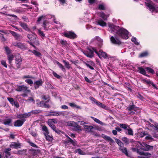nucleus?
Listing matches in <instances>:
<instances>
[{"label":"nucleus","instance_id":"nucleus-28","mask_svg":"<svg viewBox=\"0 0 158 158\" xmlns=\"http://www.w3.org/2000/svg\"><path fill=\"white\" fill-rule=\"evenodd\" d=\"M49 134H44L45 136V138L47 140L51 141L53 140V137L52 136H50L48 135Z\"/></svg>","mask_w":158,"mask_h":158},{"label":"nucleus","instance_id":"nucleus-20","mask_svg":"<svg viewBox=\"0 0 158 158\" xmlns=\"http://www.w3.org/2000/svg\"><path fill=\"white\" fill-rule=\"evenodd\" d=\"M21 145L19 143H16L15 142L13 143L10 145V147H14L15 148H20Z\"/></svg>","mask_w":158,"mask_h":158},{"label":"nucleus","instance_id":"nucleus-32","mask_svg":"<svg viewBox=\"0 0 158 158\" xmlns=\"http://www.w3.org/2000/svg\"><path fill=\"white\" fill-rule=\"evenodd\" d=\"M119 126L120 127L123 129H124L125 131L128 128V127H129V126L125 124H120L119 125Z\"/></svg>","mask_w":158,"mask_h":158},{"label":"nucleus","instance_id":"nucleus-11","mask_svg":"<svg viewBox=\"0 0 158 158\" xmlns=\"http://www.w3.org/2000/svg\"><path fill=\"white\" fill-rule=\"evenodd\" d=\"M66 137L69 139L65 141V143H70L72 144L74 146H76L77 145V142L76 141L73 140L68 136H66Z\"/></svg>","mask_w":158,"mask_h":158},{"label":"nucleus","instance_id":"nucleus-14","mask_svg":"<svg viewBox=\"0 0 158 158\" xmlns=\"http://www.w3.org/2000/svg\"><path fill=\"white\" fill-rule=\"evenodd\" d=\"M84 54L87 57L91 58L94 56L93 52L89 49H88L87 51L85 52Z\"/></svg>","mask_w":158,"mask_h":158},{"label":"nucleus","instance_id":"nucleus-62","mask_svg":"<svg viewBox=\"0 0 158 158\" xmlns=\"http://www.w3.org/2000/svg\"><path fill=\"white\" fill-rule=\"evenodd\" d=\"M42 98L44 100H47L48 101L49 100V97L45 96H42Z\"/></svg>","mask_w":158,"mask_h":158},{"label":"nucleus","instance_id":"nucleus-9","mask_svg":"<svg viewBox=\"0 0 158 158\" xmlns=\"http://www.w3.org/2000/svg\"><path fill=\"white\" fill-rule=\"evenodd\" d=\"M95 52L100 58L102 57L104 58H106L108 57L107 54L106 52H102V50H100L98 52L97 51H95Z\"/></svg>","mask_w":158,"mask_h":158},{"label":"nucleus","instance_id":"nucleus-38","mask_svg":"<svg viewBox=\"0 0 158 158\" xmlns=\"http://www.w3.org/2000/svg\"><path fill=\"white\" fill-rule=\"evenodd\" d=\"M145 69H146L147 70L148 72L152 73H154L155 72L154 70L152 69V68L148 67H146L145 68Z\"/></svg>","mask_w":158,"mask_h":158},{"label":"nucleus","instance_id":"nucleus-26","mask_svg":"<svg viewBox=\"0 0 158 158\" xmlns=\"http://www.w3.org/2000/svg\"><path fill=\"white\" fill-rule=\"evenodd\" d=\"M29 51L33 53L35 56L38 57H40L41 56V54L39 52L36 51V50H33L32 51L29 50Z\"/></svg>","mask_w":158,"mask_h":158},{"label":"nucleus","instance_id":"nucleus-58","mask_svg":"<svg viewBox=\"0 0 158 158\" xmlns=\"http://www.w3.org/2000/svg\"><path fill=\"white\" fill-rule=\"evenodd\" d=\"M154 129L155 130L158 131V124L155 123H154Z\"/></svg>","mask_w":158,"mask_h":158},{"label":"nucleus","instance_id":"nucleus-53","mask_svg":"<svg viewBox=\"0 0 158 158\" xmlns=\"http://www.w3.org/2000/svg\"><path fill=\"white\" fill-rule=\"evenodd\" d=\"M128 110V114L131 115H133L135 114L134 111H133V110L135 109H127Z\"/></svg>","mask_w":158,"mask_h":158},{"label":"nucleus","instance_id":"nucleus-56","mask_svg":"<svg viewBox=\"0 0 158 158\" xmlns=\"http://www.w3.org/2000/svg\"><path fill=\"white\" fill-rule=\"evenodd\" d=\"M147 135V134L145 131L142 132L140 134V136L142 137Z\"/></svg>","mask_w":158,"mask_h":158},{"label":"nucleus","instance_id":"nucleus-25","mask_svg":"<svg viewBox=\"0 0 158 158\" xmlns=\"http://www.w3.org/2000/svg\"><path fill=\"white\" fill-rule=\"evenodd\" d=\"M114 139L116 141L117 143L120 147V148L123 147V143L120 140L116 138H114Z\"/></svg>","mask_w":158,"mask_h":158},{"label":"nucleus","instance_id":"nucleus-55","mask_svg":"<svg viewBox=\"0 0 158 158\" xmlns=\"http://www.w3.org/2000/svg\"><path fill=\"white\" fill-rule=\"evenodd\" d=\"M53 74L55 77H56L58 79H59L60 78V76L59 75L57 74L56 73L54 72H53Z\"/></svg>","mask_w":158,"mask_h":158},{"label":"nucleus","instance_id":"nucleus-3","mask_svg":"<svg viewBox=\"0 0 158 158\" xmlns=\"http://www.w3.org/2000/svg\"><path fill=\"white\" fill-rule=\"evenodd\" d=\"M148 2H146L145 5L148 7L149 10L152 12L155 11L158 12V6L155 7L153 5L152 2L150 0H148Z\"/></svg>","mask_w":158,"mask_h":158},{"label":"nucleus","instance_id":"nucleus-36","mask_svg":"<svg viewBox=\"0 0 158 158\" xmlns=\"http://www.w3.org/2000/svg\"><path fill=\"white\" fill-rule=\"evenodd\" d=\"M96 104L97 105L99 106L100 107L104 108L106 107V106L105 105L99 102L98 101L97 102Z\"/></svg>","mask_w":158,"mask_h":158},{"label":"nucleus","instance_id":"nucleus-22","mask_svg":"<svg viewBox=\"0 0 158 158\" xmlns=\"http://www.w3.org/2000/svg\"><path fill=\"white\" fill-rule=\"evenodd\" d=\"M97 22L98 24L102 27L105 26L106 25V23L101 19L98 20Z\"/></svg>","mask_w":158,"mask_h":158},{"label":"nucleus","instance_id":"nucleus-12","mask_svg":"<svg viewBox=\"0 0 158 158\" xmlns=\"http://www.w3.org/2000/svg\"><path fill=\"white\" fill-rule=\"evenodd\" d=\"M43 83V81L42 79L36 81L34 83V87L35 89L38 88L40 86H42Z\"/></svg>","mask_w":158,"mask_h":158},{"label":"nucleus","instance_id":"nucleus-31","mask_svg":"<svg viewBox=\"0 0 158 158\" xmlns=\"http://www.w3.org/2000/svg\"><path fill=\"white\" fill-rule=\"evenodd\" d=\"M138 69L139 70L140 73L143 75H146L145 71L143 68L141 67H139Z\"/></svg>","mask_w":158,"mask_h":158},{"label":"nucleus","instance_id":"nucleus-40","mask_svg":"<svg viewBox=\"0 0 158 158\" xmlns=\"http://www.w3.org/2000/svg\"><path fill=\"white\" fill-rule=\"evenodd\" d=\"M11 122V119L9 118L5 120L3 123L5 125H9Z\"/></svg>","mask_w":158,"mask_h":158},{"label":"nucleus","instance_id":"nucleus-47","mask_svg":"<svg viewBox=\"0 0 158 158\" xmlns=\"http://www.w3.org/2000/svg\"><path fill=\"white\" fill-rule=\"evenodd\" d=\"M69 105L70 106L73 108H79L78 106L76 105L74 103H69Z\"/></svg>","mask_w":158,"mask_h":158},{"label":"nucleus","instance_id":"nucleus-5","mask_svg":"<svg viewBox=\"0 0 158 158\" xmlns=\"http://www.w3.org/2000/svg\"><path fill=\"white\" fill-rule=\"evenodd\" d=\"M5 48L7 54V58L9 61V62L10 64L14 58V56L13 55L10 54L11 51L7 47H6Z\"/></svg>","mask_w":158,"mask_h":158},{"label":"nucleus","instance_id":"nucleus-57","mask_svg":"<svg viewBox=\"0 0 158 158\" xmlns=\"http://www.w3.org/2000/svg\"><path fill=\"white\" fill-rule=\"evenodd\" d=\"M90 99L93 102L95 103H96L98 101L96 100L95 98H94L92 97H89Z\"/></svg>","mask_w":158,"mask_h":158},{"label":"nucleus","instance_id":"nucleus-10","mask_svg":"<svg viewBox=\"0 0 158 158\" xmlns=\"http://www.w3.org/2000/svg\"><path fill=\"white\" fill-rule=\"evenodd\" d=\"M110 40L111 42L114 44L119 45L121 44V41L116 38H114L113 36H111Z\"/></svg>","mask_w":158,"mask_h":158},{"label":"nucleus","instance_id":"nucleus-30","mask_svg":"<svg viewBox=\"0 0 158 158\" xmlns=\"http://www.w3.org/2000/svg\"><path fill=\"white\" fill-rule=\"evenodd\" d=\"M48 124L49 126L53 129H55V126L52 123V122L51 120H48Z\"/></svg>","mask_w":158,"mask_h":158},{"label":"nucleus","instance_id":"nucleus-44","mask_svg":"<svg viewBox=\"0 0 158 158\" xmlns=\"http://www.w3.org/2000/svg\"><path fill=\"white\" fill-rule=\"evenodd\" d=\"M122 140L127 144H128L129 143V140L126 137H123L122 139Z\"/></svg>","mask_w":158,"mask_h":158},{"label":"nucleus","instance_id":"nucleus-17","mask_svg":"<svg viewBox=\"0 0 158 158\" xmlns=\"http://www.w3.org/2000/svg\"><path fill=\"white\" fill-rule=\"evenodd\" d=\"M15 61L16 64H17L19 66L21 64L22 62V58L19 54H18L17 56Z\"/></svg>","mask_w":158,"mask_h":158},{"label":"nucleus","instance_id":"nucleus-18","mask_svg":"<svg viewBox=\"0 0 158 158\" xmlns=\"http://www.w3.org/2000/svg\"><path fill=\"white\" fill-rule=\"evenodd\" d=\"M20 25L25 30L27 31H30V29L29 28L27 25L26 23H20Z\"/></svg>","mask_w":158,"mask_h":158},{"label":"nucleus","instance_id":"nucleus-41","mask_svg":"<svg viewBox=\"0 0 158 158\" xmlns=\"http://www.w3.org/2000/svg\"><path fill=\"white\" fill-rule=\"evenodd\" d=\"M94 120V121H95L96 123L100 124L101 125H103V123L101 121H100L99 120L96 118H93Z\"/></svg>","mask_w":158,"mask_h":158},{"label":"nucleus","instance_id":"nucleus-59","mask_svg":"<svg viewBox=\"0 0 158 158\" xmlns=\"http://www.w3.org/2000/svg\"><path fill=\"white\" fill-rule=\"evenodd\" d=\"M15 106L16 108H18L19 107V103L16 102H14L13 103V105Z\"/></svg>","mask_w":158,"mask_h":158},{"label":"nucleus","instance_id":"nucleus-42","mask_svg":"<svg viewBox=\"0 0 158 158\" xmlns=\"http://www.w3.org/2000/svg\"><path fill=\"white\" fill-rule=\"evenodd\" d=\"M9 31L13 36L16 38V39H17V38L19 37L18 35L15 32L11 31Z\"/></svg>","mask_w":158,"mask_h":158},{"label":"nucleus","instance_id":"nucleus-45","mask_svg":"<svg viewBox=\"0 0 158 158\" xmlns=\"http://www.w3.org/2000/svg\"><path fill=\"white\" fill-rule=\"evenodd\" d=\"M59 115V114L57 112H51L48 115H49L50 116H58Z\"/></svg>","mask_w":158,"mask_h":158},{"label":"nucleus","instance_id":"nucleus-23","mask_svg":"<svg viewBox=\"0 0 158 158\" xmlns=\"http://www.w3.org/2000/svg\"><path fill=\"white\" fill-rule=\"evenodd\" d=\"M37 105L42 107L48 108L49 107L48 105H46V104L44 103L43 102H40V103H37Z\"/></svg>","mask_w":158,"mask_h":158},{"label":"nucleus","instance_id":"nucleus-1","mask_svg":"<svg viewBox=\"0 0 158 158\" xmlns=\"http://www.w3.org/2000/svg\"><path fill=\"white\" fill-rule=\"evenodd\" d=\"M108 25L112 32H114L122 38L127 39L129 37L128 32L127 30L123 28H120L118 26H115L111 23H109Z\"/></svg>","mask_w":158,"mask_h":158},{"label":"nucleus","instance_id":"nucleus-15","mask_svg":"<svg viewBox=\"0 0 158 158\" xmlns=\"http://www.w3.org/2000/svg\"><path fill=\"white\" fill-rule=\"evenodd\" d=\"M102 137L105 140L110 142L111 143H114V140L109 136L102 134Z\"/></svg>","mask_w":158,"mask_h":158},{"label":"nucleus","instance_id":"nucleus-2","mask_svg":"<svg viewBox=\"0 0 158 158\" xmlns=\"http://www.w3.org/2000/svg\"><path fill=\"white\" fill-rule=\"evenodd\" d=\"M40 111L39 110H33L30 112L26 113L23 114H19L17 116V118H23L21 120H18L15 122L14 125L15 127L21 126L25 121V119L24 118H27L30 116L32 114H35L39 113Z\"/></svg>","mask_w":158,"mask_h":158},{"label":"nucleus","instance_id":"nucleus-48","mask_svg":"<svg viewBox=\"0 0 158 158\" xmlns=\"http://www.w3.org/2000/svg\"><path fill=\"white\" fill-rule=\"evenodd\" d=\"M74 123L75 122L73 121H71L67 122V125L69 126L73 127L74 125Z\"/></svg>","mask_w":158,"mask_h":158},{"label":"nucleus","instance_id":"nucleus-43","mask_svg":"<svg viewBox=\"0 0 158 158\" xmlns=\"http://www.w3.org/2000/svg\"><path fill=\"white\" fill-rule=\"evenodd\" d=\"M38 34L42 37H45V34L43 32L40 30H38Z\"/></svg>","mask_w":158,"mask_h":158},{"label":"nucleus","instance_id":"nucleus-37","mask_svg":"<svg viewBox=\"0 0 158 158\" xmlns=\"http://www.w3.org/2000/svg\"><path fill=\"white\" fill-rule=\"evenodd\" d=\"M56 63L58 65L62 71H64L65 70V68L64 66L59 62L56 61Z\"/></svg>","mask_w":158,"mask_h":158},{"label":"nucleus","instance_id":"nucleus-33","mask_svg":"<svg viewBox=\"0 0 158 158\" xmlns=\"http://www.w3.org/2000/svg\"><path fill=\"white\" fill-rule=\"evenodd\" d=\"M99 16L100 17L103 19L104 20H106L107 18L108 17V15H105L103 13H101Z\"/></svg>","mask_w":158,"mask_h":158},{"label":"nucleus","instance_id":"nucleus-35","mask_svg":"<svg viewBox=\"0 0 158 158\" xmlns=\"http://www.w3.org/2000/svg\"><path fill=\"white\" fill-rule=\"evenodd\" d=\"M42 130L43 131H45L44 133V135L49 133L47 127L45 126H43L42 127Z\"/></svg>","mask_w":158,"mask_h":158},{"label":"nucleus","instance_id":"nucleus-8","mask_svg":"<svg viewBox=\"0 0 158 158\" xmlns=\"http://www.w3.org/2000/svg\"><path fill=\"white\" fill-rule=\"evenodd\" d=\"M138 154L141 155V156H138V158H149L151 156V154L149 152H144L138 151Z\"/></svg>","mask_w":158,"mask_h":158},{"label":"nucleus","instance_id":"nucleus-61","mask_svg":"<svg viewBox=\"0 0 158 158\" xmlns=\"http://www.w3.org/2000/svg\"><path fill=\"white\" fill-rule=\"evenodd\" d=\"M98 8L99 9L101 10H104L105 9L104 6L102 4L99 5Z\"/></svg>","mask_w":158,"mask_h":158},{"label":"nucleus","instance_id":"nucleus-29","mask_svg":"<svg viewBox=\"0 0 158 158\" xmlns=\"http://www.w3.org/2000/svg\"><path fill=\"white\" fill-rule=\"evenodd\" d=\"M73 127L75 128V130L76 131L81 130V127L80 126L78 125L75 122L74 123Z\"/></svg>","mask_w":158,"mask_h":158},{"label":"nucleus","instance_id":"nucleus-60","mask_svg":"<svg viewBox=\"0 0 158 158\" xmlns=\"http://www.w3.org/2000/svg\"><path fill=\"white\" fill-rule=\"evenodd\" d=\"M1 64L2 65H3L5 67L7 68V66L6 65V64L5 61L4 60H2L1 61Z\"/></svg>","mask_w":158,"mask_h":158},{"label":"nucleus","instance_id":"nucleus-34","mask_svg":"<svg viewBox=\"0 0 158 158\" xmlns=\"http://www.w3.org/2000/svg\"><path fill=\"white\" fill-rule=\"evenodd\" d=\"M119 149L121 150L126 155H128L127 152L126 148L123 147L122 148H120Z\"/></svg>","mask_w":158,"mask_h":158},{"label":"nucleus","instance_id":"nucleus-39","mask_svg":"<svg viewBox=\"0 0 158 158\" xmlns=\"http://www.w3.org/2000/svg\"><path fill=\"white\" fill-rule=\"evenodd\" d=\"M25 81L31 86L33 83L32 81L30 79L26 80Z\"/></svg>","mask_w":158,"mask_h":158},{"label":"nucleus","instance_id":"nucleus-7","mask_svg":"<svg viewBox=\"0 0 158 158\" xmlns=\"http://www.w3.org/2000/svg\"><path fill=\"white\" fill-rule=\"evenodd\" d=\"M64 35L68 38L73 39L77 37L76 35L73 32L69 31L63 33Z\"/></svg>","mask_w":158,"mask_h":158},{"label":"nucleus","instance_id":"nucleus-52","mask_svg":"<svg viewBox=\"0 0 158 158\" xmlns=\"http://www.w3.org/2000/svg\"><path fill=\"white\" fill-rule=\"evenodd\" d=\"M148 55V53L147 52H144L142 53L140 55V57H143L147 56Z\"/></svg>","mask_w":158,"mask_h":158},{"label":"nucleus","instance_id":"nucleus-51","mask_svg":"<svg viewBox=\"0 0 158 158\" xmlns=\"http://www.w3.org/2000/svg\"><path fill=\"white\" fill-rule=\"evenodd\" d=\"M7 100L12 105H13V103L14 102V99L12 98H8Z\"/></svg>","mask_w":158,"mask_h":158},{"label":"nucleus","instance_id":"nucleus-46","mask_svg":"<svg viewBox=\"0 0 158 158\" xmlns=\"http://www.w3.org/2000/svg\"><path fill=\"white\" fill-rule=\"evenodd\" d=\"M27 37L31 40H33L35 38V37L34 36V35L31 34L28 35Z\"/></svg>","mask_w":158,"mask_h":158},{"label":"nucleus","instance_id":"nucleus-6","mask_svg":"<svg viewBox=\"0 0 158 158\" xmlns=\"http://www.w3.org/2000/svg\"><path fill=\"white\" fill-rule=\"evenodd\" d=\"M16 90L18 91H23L27 93H30L31 92L30 90L28 89V88L24 85L18 86L16 89Z\"/></svg>","mask_w":158,"mask_h":158},{"label":"nucleus","instance_id":"nucleus-16","mask_svg":"<svg viewBox=\"0 0 158 158\" xmlns=\"http://www.w3.org/2000/svg\"><path fill=\"white\" fill-rule=\"evenodd\" d=\"M13 45L14 46L17 47L19 48L22 49H24L25 48V45L21 43H15L13 44Z\"/></svg>","mask_w":158,"mask_h":158},{"label":"nucleus","instance_id":"nucleus-4","mask_svg":"<svg viewBox=\"0 0 158 158\" xmlns=\"http://www.w3.org/2000/svg\"><path fill=\"white\" fill-rule=\"evenodd\" d=\"M140 145V148L143 150L146 151H148L152 150L153 149V147L152 146L148 145L145 143H141L140 142H138Z\"/></svg>","mask_w":158,"mask_h":158},{"label":"nucleus","instance_id":"nucleus-54","mask_svg":"<svg viewBox=\"0 0 158 158\" xmlns=\"http://www.w3.org/2000/svg\"><path fill=\"white\" fill-rule=\"evenodd\" d=\"M131 40L132 42H134L135 44H139V43L137 41L136 39L135 38H132L131 39Z\"/></svg>","mask_w":158,"mask_h":158},{"label":"nucleus","instance_id":"nucleus-21","mask_svg":"<svg viewBox=\"0 0 158 158\" xmlns=\"http://www.w3.org/2000/svg\"><path fill=\"white\" fill-rule=\"evenodd\" d=\"M43 27L45 30H48V28L49 27V23L46 21H45L44 22L43 24Z\"/></svg>","mask_w":158,"mask_h":158},{"label":"nucleus","instance_id":"nucleus-27","mask_svg":"<svg viewBox=\"0 0 158 158\" xmlns=\"http://www.w3.org/2000/svg\"><path fill=\"white\" fill-rule=\"evenodd\" d=\"M76 153H78L80 155H85L86 153L80 149H78L75 151Z\"/></svg>","mask_w":158,"mask_h":158},{"label":"nucleus","instance_id":"nucleus-49","mask_svg":"<svg viewBox=\"0 0 158 158\" xmlns=\"http://www.w3.org/2000/svg\"><path fill=\"white\" fill-rule=\"evenodd\" d=\"M95 40H97L98 41H99L100 42H102V39H101L99 37L96 36L95 38H94L93 39Z\"/></svg>","mask_w":158,"mask_h":158},{"label":"nucleus","instance_id":"nucleus-13","mask_svg":"<svg viewBox=\"0 0 158 158\" xmlns=\"http://www.w3.org/2000/svg\"><path fill=\"white\" fill-rule=\"evenodd\" d=\"M84 127L85 131L87 132H92V130L94 129V127L92 126L88 125H85Z\"/></svg>","mask_w":158,"mask_h":158},{"label":"nucleus","instance_id":"nucleus-19","mask_svg":"<svg viewBox=\"0 0 158 158\" xmlns=\"http://www.w3.org/2000/svg\"><path fill=\"white\" fill-rule=\"evenodd\" d=\"M125 133L129 135H133V131L129 127H128V128L125 131Z\"/></svg>","mask_w":158,"mask_h":158},{"label":"nucleus","instance_id":"nucleus-64","mask_svg":"<svg viewBox=\"0 0 158 158\" xmlns=\"http://www.w3.org/2000/svg\"><path fill=\"white\" fill-rule=\"evenodd\" d=\"M5 153L6 154V157L7 158L10 155V153L9 151H4Z\"/></svg>","mask_w":158,"mask_h":158},{"label":"nucleus","instance_id":"nucleus-50","mask_svg":"<svg viewBox=\"0 0 158 158\" xmlns=\"http://www.w3.org/2000/svg\"><path fill=\"white\" fill-rule=\"evenodd\" d=\"M143 81L148 84H152V85L155 88H156V85L153 83H152L150 81H147L145 79H143Z\"/></svg>","mask_w":158,"mask_h":158},{"label":"nucleus","instance_id":"nucleus-63","mask_svg":"<svg viewBox=\"0 0 158 158\" xmlns=\"http://www.w3.org/2000/svg\"><path fill=\"white\" fill-rule=\"evenodd\" d=\"M44 18V16H40L38 18L37 21L38 23H39L42 19Z\"/></svg>","mask_w":158,"mask_h":158},{"label":"nucleus","instance_id":"nucleus-24","mask_svg":"<svg viewBox=\"0 0 158 158\" xmlns=\"http://www.w3.org/2000/svg\"><path fill=\"white\" fill-rule=\"evenodd\" d=\"M63 62L64 63L65 66L66 68L68 69H70L71 68V66L70 64L68 62H67L66 60H63Z\"/></svg>","mask_w":158,"mask_h":158}]
</instances>
